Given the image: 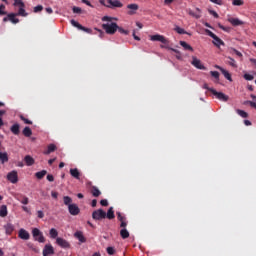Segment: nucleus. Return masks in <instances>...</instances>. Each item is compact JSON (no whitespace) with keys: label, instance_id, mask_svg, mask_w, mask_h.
<instances>
[{"label":"nucleus","instance_id":"f257e3e1","mask_svg":"<svg viewBox=\"0 0 256 256\" xmlns=\"http://www.w3.org/2000/svg\"><path fill=\"white\" fill-rule=\"evenodd\" d=\"M102 28L108 35H115V33H117V29H119V25H117L115 22H110L102 24Z\"/></svg>","mask_w":256,"mask_h":256},{"label":"nucleus","instance_id":"f03ea898","mask_svg":"<svg viewBox=\"0 0 256 256\" xmlns=\"http://www.w3.org/2000/svg\"><path fill=\"white\" fill-rule=\"evenodd\" d=\"M205 33L211 37L213 40V45H215L216 47H221V45H225V42H223V40H221V38H219L217 35H215V33H213L211 30L206 29Z\"/></svg>","mask_w":256,"mask_h":256},{"label":"nucleus","instance_id":"7ed1b4c3","mask_svg":"<svg viewBox=\"0 0 256 256\" xmlns=\"http://www.w3.org/2000/svg\"><path fill=\"white\" fill-rule=\"evenodd\" d=\"M92 219H94V221H102V219H107V212H105L103 209L95 210L92 213Z\"/></svg>","mask_w":256,"mask_h":256},{"label":"nucleus","instance_id":"20e7f679","mask_svg":"<svg viewBox=\"0 0 256 256\" xmlns=\"http://www.w3.org/2000/svg\"><path fill=\"white\" fill-rule=\"evenodd\" d=\"M32 237L34 238V241H38V243H45V236H43V232L38 228L32 230Z\"/></svg>","mask_w":256,"mask_h":256},{"label":"nucleus","instance_id":"39448f33","mask_svg":"<svg viewBox=\"0 0 256 256\" xmlns=\"http://www.w3.org/2000/svg\"><path fill=\"white\" fill-rule=\"evenodd\" d=\"M7 180L10 183H13V185H15V183H18L19 182V175H18L17 171L13 170V171L9 172L7 174Z\"/></svg>","mask_w":256,"mask_h":256},{"label":"nucleus","instance_id":"423d86ee","mask_svg":"<svg viewBox=\"0 0 256 256\" xmlns=\"http://www.w3.org/2000/svg\"><path fill=\"white\" fill-rule=\"evenodd\" d=\"M150 41H158L160 43H163V45L169 44V40H167V38H165V36L161 34L151 35Z\"/></svg>","mask_w":256,"mask_h":256},{"label":"nucleus","instance_id":"0eeeda50","mask_svg":"<svg viewBox=\"0 0 256 256\" xmlns=\"http://www.w3.org/2000/svg\"><path fill=\"white\" fill-rule=\"evenodd\" d=\"M56 244L62 249H71V243L61 237L56 238Z\"/></svg>","mask_w":256,"mask_h":256},{"label":"nucleus","instance_id":"6e6552de","mask_svg":"<svg viewBox=\"0 0 256 256\" xmlns=\"http://www.w3.org/2000/svg\"><path fill=\"white\" fill-rule=\"evenodd\" d=\"M210 93L214 94V96L218 98L219 101H229V96L225 95L223 92H217L215 89H210Z\"/></svg>","mask_w":256,"mask_h":256},{"label":"nucleus","instance_id":"1a4fd4ad","mask_svg":"<svg viewBox=\"0 0 256 256\" xmlns=\"http://www.w3.org/2000/svg\"><path fill=\"white\" fill-rule=\"evenodd\" d=\"M191 65H193V67H195L196 69H200L202 71H205L207 68L205 67V65H203V63L201 62V60H199L197 57L193 56L192 57V62Z\"/></svg>","mask_w":256,"mask_h":256},{"label":"nucleus","instance_id":"9d476101","mask_svg":"<svg viewBox=\"0 0 256 256\" xmlns=\"http://www.w3.org/2000/svg\"><path fill=\"white\" fill-rule=\"evenodd\" d=\"M7 21H10L14 25H17V23H19V19L17 18V14L16 13L7 14V17L3 18V22L7 23Z\"/></svg>","mask_w":256,"mask_h":256},{"label":"nucleus","instance_id":"9b49d317","mask_svg":"<svg viewBox=\"0 0 256 256\" xmlns=\"http://www.w3.org/2000/svg\"><path fill=\"white\" fill-rule=\"evenodd\" d=\"M43 256H48V255H55V249L53 248V245L51 244H46L43 249Z\"/></svg>","mask_w":256,"mask_h":256},{"label":"nucleus","instance_id":"f8f14e48","mask_svg":"<svg viewBox=\"0 0 256 256\" xmlns=\"http://www.w3.org/2000/svg\"><path fill=\"white\" fill-rule=\"evenodd\" d=\"M68 211L70 213V215H79V213H81V209H79V206H77V204H70L68 206Z\"/></svg>","mask_w":256,"mask_h":256},{"label":"nucleus","instance_id":"ddd939ff","mask_svg":"<svg viewBox=\"0 0 256 256\" xmlns=\"http://www.w3.org/2000/svg\"><path fill=\"white\" fill-rule=\"evenodd\" d=\"M228 23H231L233 27H239L245 25V22L241 21L239 18L228 17Z\"/></svg>","mask_w":256,"mask_h":256},{"label":"nucleus","instance_id":"4468645a","mask_svg":"<svg viewBox=\"0 0 256 256\" xmlns=\"http://www.w3.org/2000/svg\"><path fill=\"white\" fill-rule=\"evenodd\" d=\"M70 23H71V25H73V27H76L80 31H85L86 33H91V29L86 28L85 26L79 24V22H77L75 20H71Z\"/></svg>","mask_w":256,"mask_h":256},{"label":"nucleus","instance_id":"2eb2a0df","mask_svg":"<svg viewBox=\"0 0 256 256\" xmlns=\"http://www.w3.org/2000/svg\"><path fill=\"white\" fill-rule=\"evenodd\" d=\"M18 236L20 239H23L24 241H28V239L31 238V235L27 232V230L21 228L18 232Z\"/></svg>","mask_w":256,"mask_h":256},{"label":"nucleus","instance_id":"dca6fc26","mask_svg":"<svg viewBox=\"0 0 256 256\" xmlns=\"http://www.w3.org/2000/svg\"><path fill=\"white\" fill-rule=\"evenodd\" d=\"M127 9L130 10V11H128V15H135V13H137V11H139V5H137V4H128Z\"/></svg>","mask_w":256,"mask_h":256},{"label":"nucleus","instance_id":"f3484780","mask_svg":"<svg viewBox=\"0 0 256 256\" xmlns=\"http://www.w3.org/2000/svg\"><path fill=\"white\" fill-rule=\"evenodd\" d=\"M188 15L194 17V19H201V9L196 8V11L188 10Z\"/></svg>","mask_w":256,"mask_h":256},{"label":"nucleus","instance_id":"a211bd4d","mask_svg":"<svg viewBox=\"0 0 256 256\" xmlns=\"http://www.w3.org/2000/svg\"><path fill=\"white\" fill-rule=\"evenodd\" d=\"M216 69H219V71H221V73H222V75H224L225 79H227L228 81H232L231 74L229 73V71L225 70V68H223L221 66H216Z\"/></svg>","mask_w":256,"mask_h":256},{"label":"nucleus","instance_id":"6ab92c4d","mask_svg":"<svg viewBox=\"0 0 256 256\" xmlns=\"http://www.w3.org/2000/svg\"><path fill=\"white\" fill-rule=\"evenodd\" d=\"M6 235H11L15 231V226L11 223L4 225Z\"/></svg>","mask_w":256,"mask_h":256},{"label":"nucleus","instance_id":"aec40b11","mask_svg":"<svg viewBox=\"0 0 256 256\" xmlns=\"http://www.w3.org/2000/svg\"><path fill=\"white\" fill-rule=\"evenodd\" d=\"M74 237L76 239H78V241H80V243H86L87 242V239L85 238V236L83 235V232H81V231L75 232Z\"/></svg>","mask_w":256,"mask_h":256},{"label":"nucleus","instance_id":"412c9836","mask_svg":"<svg viewBox=\"0 0 256 256\" xmlns=\"http://www.w3.org/2000/svg\"><path fill=\"white\" fill-rule=\"evenodd\" d=\"M70 175L74 179H78L79 180L80 177H81V172H79V169H77V168H71L70 169Z\"/></svg>","mask_w":256,"mask_h":256},{"label":"nucleus","instance_id":"4be33fe9","mask_svg":"<svg viewBox=\"0 0 256 256\" xmlns=\"http://www.w3.org/2000/svg\"><path fill=\"white\" fill-rule=\"evenodd\" d=\"M10 131H11V133H13V135H19V133H21L19 124L16 123V124L12 125L10 128Z\"/></svg>","mask_w":256,"mask_h":256},{"label":"nucleus","instance_id":"5701e85b","mask_svg":"<svg viewBox=\"0 0 256 256\" xmlns=\"http://www.w3.org/2000/svg\"><path fill=\"white\" fill-rule=\"evenodd\" d=\"M57 151V146L55 144L48 145L47 151L44 152V155H51V153Z\"/></svg>","mask_w":256,"mask_h":256},{"label":"nucleus","instance_id":"b1692460","mask_svg":"<svg viewBox=\"0 0 256 256\" xmlns=\"http://www.w3.org/2000/svg\"><path fill=\"white\" fill-rule=\"evenodd\" d=\"M7 215H9V211L7 210V205H2L0 207V217H7Z\"/></svg>","mask_w":256,"mask_h":256},{"label":"nucleus","instance_id":"393cba45","mask_svg":"<svg viewBox=\"0 0 256 256\" xmlns=\"http://www.w3.org/2000/svg\"><path fill=\"white\" fill-rule=\"evenodd\" d=\"M24 161H25V163H26V165H27L28 167H31V165H34V164H35V159H33V157H31V156H29V155H27V156L24 157Z\"/></svg>","mask_w":256,"mask_h":256},{"label":"nucleus","instance_id":"a878e982","mask_svg":"<svg viewBox=\"0 0 256 256\" xmlns=\"http://www.w3.org/2000/svg\"><path fill=\"white\" fill-rule=\"evenodd\" d=\"M108 3L112 6V7H123V3H121V1L119 0H108Z\"/></svg>","mask_w":256,"mask_h":256},{"label":"nucleus","instance_id":"bb28decb","mask_svg":"<svg viewBox=\"0 0 256 256\" xmlns=\"http://www.w3.org/2000/svg\"><path fill=\"white\" fill-rule=\"evenodd\" d=\"M91 193H92L93 197H99L101 195V190H99V188H97V186H92Z\"/></svg>","mask_w":256,"mask_h":256},{"label":"nucleus","instance_id":"cd10ccee","mask_svg":"<svg viewBox=\"0 0 256 256\" xmlns=\"http://www.w3.org/2000/svg\"><path fill=\"white\" fill-rule=\"evenodd\" d=\"M120 237L123 239H129V230H127V228H122L120 230Z\"/></svg>","mask_w":256,"mask_h":256},{"label":"nucleus","instance_id":"c85d7f7f","mask_svg":"<svg viewBox=\"0 0 256 256\" xmlns=\"http://www.w3.org/2000/svg\"><path fill=\"white\" fill-rule=\"evenodd\" d=\"M180 45L185 49V51H193V47L185 41H180Z\"/></svg>","mask_w":256,"mask_h":256},{"label":"nucleus","instance_id":"c756f323","mask_svg":"<svg viewBox=\"0 0 256 256\" xmlns=\"http://www.w3.org/2000/svg\"><path fill=\"white\" fill-rule=\"evenodd\" d=\"M23 135L24 137H31L33 135V131L31 130V128H29L28 126H26L24 129H23Z\"/></svg>","mask_w":256,"mask_h":256},{"label":"nucleus","instance_id":"7c9ffc66","mask_svg":"<svg viewBox=\"0 0 256 256\" xmlns=\"http://www.w3.org/2000/svg\"><path fill=\"white\" fill-rule=\"evenodd\" d=\"M227 59L228 65H230V67H233L234 69H237V61H235V59L229 56L227 57Z\"/></svg>","mask_w":256,"mask_h":256},{"label":"nucleus","instance_id":"2f4dec72","mask_svg":"<svg viewBox=\"0 0 256 256\" xmlns=\"http://www.w3.org/2000/svg\"><path fill=\"white\" fill-rule=\"evenodd\" d=\"M17 16L20 17H27V12L25 11V6H20L18 13H16Z\"/></svg>","mask_w":256,"mask_h":256},{"label":"nucleus","instance_id":"473e14b6","mask_svg":"<svg viewBox=\"0 0 256 256\" xmlns=\"http://www.w3.org/2000/svg\"><path fill=\"white\" fill-rule=\"evenodd\" d=\"M115 217V211H113V207H110L106 213L107 219H113Z\"/></svg>","mask_w":256,"mask_h":256},{"label":"nucleus","instance_id":"72a5a7b5","mask_svg":"<svg viewBox=\"0 0 256 256\" xmlns=\"http://www.w3.org/2000/svg\"><path fill=\"white\" fill-rule=\"evenodd\" d=\"M49 235H50L51 239H57L59 232L57 231V229L52 228L49 231Z\"/></svg>","mask_w":256,"mask_h":256},{"label":"nucleus","instance_id":"f704fd0d","mask_svg":"<svg viewBox=\"0 0 256 256\" xmlns=\"http://www.w3.org/2000/svg\"><path fill=\"white\" fill-rule=\"evenodd\" d=\"M236 113H238V115H240V117H242L243 119H247V117H249V114L241 109H237Z\"/></svg>","mask_w":256,"mask_h":256},{"label":"nucleus","instance_id":"c9c22d12","mask_svg":"<svg viewBox=\"0 0 256 256\" xmlns=\"http://www.w3.org/2000/svg\"><path fill=\"white\" fill-rule=\"evenodd\" d=\"M46 175H47V170H42L40 172L35 173V177H37L38 179H43V177H45Z\"/></svg>","mask_w":256,"mask_h":256},{"label":"nucleus","instance_id":"e433bc0d","mask_svg":"<svg viewBox=\"0 0 256 256\" xmlns=\"http://www.w3.org/2000/svg\"><path fill=\"white\" fill-rule=\"evenodd\" d=\"M64 205H67L68 207L73 203V199L69 196L63 197Z\"/></svg>","mask_w":256,"mask_h":256},{"label":"nucleus","instance_id":"4c0bfd02","mask_svg":"<svg viewBox=\"0 0 256 256\" xmlns=\"http://www.w3.org/2000/svg\"><path fill=\"white\" fill-rule=\"evenodd\" d=\"M175 31H176V33H178L179 35H187V31H185V29H183V28H181V27H179V26H177V27L175 28Z\"/></svg>","mask_w":256,"mask_h":256},{"label":"nucleus","instance_id":"58836bf2","mask_svg":"<svg viewBox=\"0 0 256 256\" xmlns=\"http://www.w3.org/2000/svg\"><path fill=\"white\" fill-rule=\"evenodd\" d=\"M245 2L243 0H232V5L235 7H241V5H244Z\"/></svg>","mask_w":256,"mask_h":256},{"label":"nucleus","instance_id":"ea45409f","mask_svg":"<svg viewBox=\"0 0 256 256\" xmlns=\"http://www.w3.org/2000/svg\"><path fill=\"white\" fill-rule=\"evenodd\" d=\"M14 7H25V3H23V0H14Z\"/></svg>","mask_w":256,"mask_h":256},{"label":"nucleus","instance_id":"a19ab883","mask_svg":"<svg viewBox=\"0 0 256 256\" xmlns=\"http://www.w3.org/2000/svg\"><path fill=\"white\" fill-rule=\"evenodd\" d=\"M116 215H117V219H118V221H120V223L122 221L127 220V218L125 216H123V214H121V212H117Z\"/></svg>","mask_w":256,"mask_h":256},{"label":"nucleus","instance_id":"79ce46f5","mask_svg":"<svg viewBox=\"0 0 256 256\" xmlns=\"http://www.w3.org/2000/svg\"><path fill=\"white\" fill-rule=\"evenodd\" d=\"M20 203H22V205H29V198L27 196H22Z\"/></svg>","mask_w":256,"mask_h":256},{"label":"nucleus","instance_id":"37998d69","mask_svg":"<svg viewBox=\"0 0 256 256\" xmlns=\"http://www.w3.org/2000/svg\"><path fill=\"white\" fill-rule=\"evenodd\" d=\"M20 119H21V121H24V123L26 125H33V122L31 120L25 118L24 116H20Z\"/></svg>","mask_w":256,"mask_h":256},{"label":"nucleus","instance_id":"c03bdc74","mask_svg":"<svg viewBox=\"0 0 256 256\" xmlns=\"http://www.w3.org/2000/svg\"><path fill=\"white\" fill-rule=\"evenodd\" d=\"M6 7L4 4H1L0 5V15L3 16V15H7V12L5 11Z\"/></svg>","mask_w":256,"mask_h":256},{"label":"nucleus","instance_id":"a18cd8bd","mask_svg":"<svg viewBox=\"0 0 256 256\" xmlns=\"http://www.w3.org/2000/svg\"><path fill=\"white\" fill-rule=\"evenodd\" d=\"M43 11V6L42 5H38L34 7V13H39Z\"/></svg>","mask_w":256,"mask_h":256},{"label":"nucleus","instance_id":"49530a36","mask_svg":"<svg viewBox=\"0 0 256 256\" xmlns=\"http://www.w3.org/2000/svg\"><path fill=\"white\" fill-rule=\"evenodd\" d=\"M244 79L246 81H253L254 77L251 74H244Z\"/></svg>","mask_w":256,"mask_h":256},{"label":"nucleus","instance_id":"de8ad7c7","mask_svg":"<svg viewBox=\"0 0 256 256\" xmlns=\"http://www.w3.org/2000/svg\"><path fill=\"white\" fill-rule=\"evenodd\" d=\"M117 31H119V33H122L123 35H129V32L121 27L118 26Z\"/></svg>","mask_w":256,"mask_h":256},{"label":"nucleus","instance_id":"09e8293b","mask_svg":"<svg viewBox=\"0 0 256 256\" xmlns=\"http://www.w3.org/2000/svg\"><path fill=\"white\" fill-rule=\"evenodd\" d=\"M210 74L214 77V79H217V81H219V72L211 71Z\"/></svg>","mask_w":256,"mask_h":256},{"label":"nucleus","instance_id":"8fccbe9b","mask_svg":"<svg viewBox=\"0 0 256 256\" xmlns=\"http://www.w3.org/2000/svg\"><path fill=\"white\" fill-rule=\"evenodd\" d=\"M107 253H108V255H115V248L108 247L107 248Z\"/></svg>","mask_w":256,"mask_h":256},{"label":"nucleus","instance_id":"3c124183","mask_svg":"<svg viewBox=\"0 0 256 256\" xmlns=\"http://www.w3.org/2000/svg\"><path fill=\"white\" fill-rule=\"evenodd\" d=\"M208 12L210 13V15H213L215 19H219V14L215 10H209Z\"/></svg>","mask_w":256,"mask_h":256},{"label":"nucleus","instance_id":"603ef678","mask_svg":"<svg viewBox=\"0 0 256 256\" xmlns=\"http://www.w3.org/2000/svg\"><path fill=\"white\" fill-rule=\"evenodd\" d=\"M100 205H102V207H107L109 205V202L107 201V199H102L100 201Z\"/></svg>","mask_w":256,"mask_h":256},{"label":"nucleus","instance_id":"864d4df0","mask_svg":"<svg viewBox=\"0 0 256 256\" xmlns=\"http://www.w3.org/2000/svg\"><path fill=\"white\" fill-rule=\"evenodd\" d=\"M46 179L47 181H50V183H53V181H55V177L52 174H48Z\"/></svg>","mask_w":256,"mask_h":256},{"label":"nucleus","instance_id":"5fc2aeb1","mask_svg":"<svg viewBox=\"0 0 256 256\" xmlns=\"http://www.w3.org/2000/svg\"><path fill=\"white\" fill-rule=\"evenodd\" d=\"M120 227L121 229H127V220H123L122 222H120Z\"/></svg>","mask_w":256,"mask_h":256},{"label":"nucleus","instance_id":"6e6d98bb","mask_svg":"<svg viewBox=\"0 0 256 256\" xmlns=\"http://www.w3.org/2000/svg\"><path fill=\"white\" fill-rule=\"evenodd\" d=\"M72 11H73V13H81V8H79V7H77V6H74L73 8H72Z\"/></svg>","mask_w":256,"mask_h":256},{"label":"nucleus","instance_id":"4d7b16f0","mask_svg":"<svg viewBox=\"0 0 256 256\" xmlns=\"http://www.w3.org/2000/svg\"><path fill=\"white\" fill-rule=\"evenodd\" d=\"M232 51L235 53V55H237V57H243V54L239 52L237 49L232 48Z\"/></svg>","mask_w":256,"mask_h":256},{"label":"nucleus","instance_id":"13d9d810","mask_svg":"<svg viewBox=\"0 0 256 256\" xmlns=\"http://www.w3.org/2000/svg\"><path fill=\"white\" fill-rule=\"evenodd\" d=\"M37 216H38L39 219H43V217H45V213H43V211L39 210L37 212Z\"/></svg>","mask_w":256,"mask_h":256},{"label":"nucleus","instance_id":"bf43d9fd","mask_svg":"<svg viewBox=\"0 0 256 256\" xmlns=\"http://www.w3.org/2000/svg\"><path fill=\"white\" fill-rule=\"evenodd\" d=\"M211 3H215L216 5H223V0H210Z\"/></svg>","mask_w":256,"mask_h":256},{"label":"nucleus","instance_id":"052dcab7","mask_svg":"<svg viewBox=\"0 0 256 256\" xmlns=\"http://www.w3.org/2000/svg\"><path fill=\"white\" fill-rule=\"evenodd\" d=\"M51 195H52L53 199H57V197H59V193H57L56 191H52Z\"/></svg>","mask_w":256,"mask_h":256},{"label":"nucleus","instance_id":"680f3d73","mask_svg":"<svg viewBox=\"0 0 256 256\" xmlns=\"http://www.w3.org/2000/svg\"><path fill=\"white\" fill-rule=\"evenodd\" d=\"M102 21H109V22H111V21H113V18H111V17H109V16H104V17L102 18Z\"/></svg>","mask_w":256,"mask_h":256},{"label":"nucleus","instance_id":"e2e57ef3","mask_svg":"<svg viewBox=\"0 0 256 256\" xmlns=\"http://www.w3.org/2000/svg\"><path fill=\"white\" fill-rule=\"evenodd\" d=\"M82 3H84L85 5H87L88 7H93V5L91 4V2H89L88 0H81Z\"/></svg>","mask_w":256,"mask_h":256},{"label":"nucleus","instance_id":"0e129e2a","mask_svg":"<svg viewBox=\"0 0 256 256\" xmlns=\"http://www.w3.org/2000/svg\"><path fill=\"white\" fill-rule=\"evenodd\" d=\"M219 29H222V31H229V28L223 26L222 24H218Z\"/></svg>","mask_w":256,"mask_h":256},{"label":"nucleus","instance_id":"69168bd1","mask_svg":"<svg viewBox=\"0 0 256 256\" xmlns=\"http://www.w3.org/2000/svg\"><path fill=\"white\" fill-rule=\"evenodd\" d=\"M46 13H48V15H51V13H53V8L48 7L45 9Z\"/></svg>","mask_w":256,"mask_h":256},{"label":"nucleus","instance_id":"338daca9","mask_svg":"<svg viewBox=\"0 0 256 256\" xmlns=\"http://www.w3.org/2000/svg\"><path fill=\"white\" fill-rule=\"evenodd\" d=\"M247 103L250 105V107H253L254 109H256V103L255 102L248 101Z\"/></svg>","mask_w":256,"mask_h":256},{"label":"nucleus","instance_id":"774afa93","mask_svg":"<svg viewBox=\"0 0 256 256\" xmlns=\"http://www.w3.org/2000/svg\"><path fill=\"white\" fill-rule=\"evenodd\" d=\"M92 207H97V199L92 200Z\"/></svg>","mask_w":256,"mask_h":256}]
</instances>
